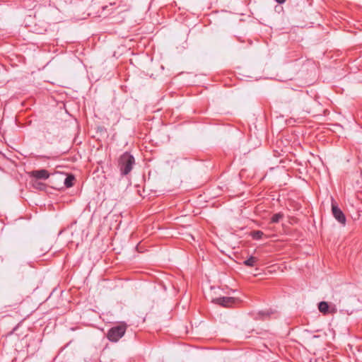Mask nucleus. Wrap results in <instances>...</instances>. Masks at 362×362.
I'll list each match as a JSON object with an SVG mask.
<instances>
[{"label":"nucleus","instance_id":"1","mask_svg":"<svg viewBox=\"0 0 362 362\" xmlns=\"http://www.w3.org/2000/svg\"><path fill=\"white\" fill-rule=\"evenodd\" d=\"M135 164L134 157L129 152H124L118 160V168L122 176L127 175Z\"/></svg>","mask_w":362,"mask_h":362},{"label":"nucleus","instance_id":"8","mask_svg":"<svg viewBox=\"0 0 362 362\" xmlns=\"http://www.w3.org/2000/svg\"><path fill=\"white\" fill-rule=\"evenodd\" d=\"M284 217V215L281 212L275 214L271 218V223H279L281 220L283 219Z\"/></svg>","mask_w":362,"mask_h":362},{"label":"nucleus","instance_id":"5","mask_svg":"<svg viewBox=\"0 0 362 362\" xmlns=\"http://www.w3.org/2000/svg\"><path fill=\"white\" fill-rule=\"evenodd\" d=\"M30 175L39 180H47L49 177L48 171L45 169L33 170L30 172Z\"/></svg>","mask_w":362,"mask_h":362},{"label":"nucleus","instance_id":"3","mask_svg":"<svg viewBox=\"0 0 362 362\" xmlns=\"http://www.w3.org/2000/svg\"><path fill=\"white\" fill-rule=\"evenodd\" d=\"M233 297H219L211 300V302L224 308H230L238 302Z\"/></svg>","mask_w":362,"mask_h":362},{"label":"nucleus","instance_id":"11","mask_svg":"<svg viewBox=\"0 0 362 362\" xmlns=\"http://www.w3.org/2000/svg\"><path fill=\"white\" fill-rule=\"evenodd\" d=\"M272 313L269 312V310H266V311H259L258 313V315L259 316V319H264V317H269L270 315Z\"/></svg>","mask_w":362,"mask_h":362},{"label":"nucleus","instance_id":"12","mask_svg":"<svg viewBox=\"0 0 362 362\" xmlns=\"http://www.w3.org/2000/svg\"><path fill=\"white\" fill-rule=\"evenodd\" d=\"M278 4H282L285 3L286 0H275Z\"/></svg>","mask_w":362,"mask_h":362},{"label":"nucleus","instance_id":"2","mask_svg":"<svg viewBox=\"0 0 362 362\" xmlns=\"http://www.w3.org/2000/svg\"><path fill=\"white\" fill-rule=\"evenodd\" d=\"M127 325L124 323L117 325L110 328L107 334V339L112 342H117L125 334Z\"/></svg>","mask_w":362,"mask_h":362},{"label":"nucleus","instance_id":"4","mask_svg":"<svg viewBox=\"0 0 362 362\" xmlns=\"http://www.w3.org/2000/svg\"><path fill=\"white\" fill-rule=\"evenodd\" d=\"M332 211L334 217L339 223L344 225L346 223V217L344 214L334 202L332 203Z\"/></svg>","mask_w":362,"mask_h":362},{"label":"nucleus","instance_id":"7","mask_svg":"<svg viewBox=\"0 0 362 362\" xmlns=\"http://www.w3.org/2000/svg\"><path fill=\"white\" fill-rule=\"evenodd\" d=\"M258 259L254 256H250L247 259L243 262V264L247 267H254L256 265Z\"/></svg>","mask_w":362,"mask_h":362},{"label":"nucleus","instance_id":"6","mask_svg":"<svg viewBox=\"0 0 362 362\" xmlns=\"http://www.w3.org/2000/svg\"><path fill=\"white\" fill-rule=\"evenodd\" d=\"M74 180H75L74 176L73 175H69L65 177V179L64 180V184L66 187L69 188V187H71L72 186H74Z\"/></svg>","mask_w":362,"mask_h":362},{"label":"nucleus","instance_id":"9","mask_svg":"<svg viewBox=\"0 0 362 362\" xmlns=\"http://www.w3.org/2000/svg\"><path fill=\"white\" fill-rule=\"evenodd\" d=\"M318 309L321 313L325 314L328 312L329 305L327 302L322 301L318 304Z\"/></svg>","mask_w":362,"mask_h":362},{"label":"nucleus","instance_id":"10","mask_svg":"<svg viewBox=\"0 0 362 362\" xmlns=\"http://www.w3.org/2000/svg\"><path fill=\"white\" fill-rule=\"evenodd\" d=\"M250 235L254 240H260L263 237L264 233L261 230H254L251 232Z\"/></svg>","mask_w":362,"mask_h":362}]
</instances>
